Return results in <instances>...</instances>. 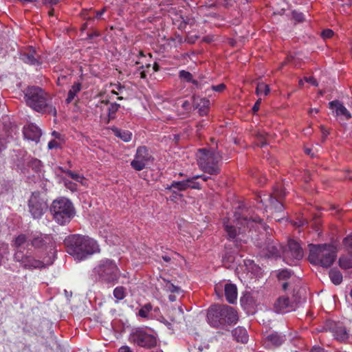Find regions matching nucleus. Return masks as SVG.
Here are the masks:
<instances>
[{"instance_id":"1","label":"nucleus","mask_w":352,"mask_h":352,"mask_svg":"<svg viewBox=\"0 0 352 352\" xmlns=\"http://www.w3.org/2000/svg\"><path fill=\"white\" fill-rule=\"evenodd\" d=\"M64 243L67 252L79 261L100 252L97 241L89 236L72 234L68 236Z\"/></svg>"},{"instance_id":"2","label":"nucleus","mask_w":352,"mask_h":352,"mask_svg":"<svg viewBox=\"0 0 352 352\" xmlns=\"http://www.w3.org/2000/svg\"><path fill=\"white\" fill-rule=\"evenodd\" d=\"M24 99L28 106L40 113L56 116V109L51 104V97L38 87H28L24 91Z\"/></svg>"},{"instance_id":"3","label":"nucleus","mask_w":352,"mask_h":352,"mask_svg":"<svg viewBox=\"0 0 352 352\" xmlns=\"http://www.w3.org/2000/svg\"><path fill=\"white\" fill-rule=\"evenodd\" d=\"M336 258V252L331 245H309V261L311 263L323 267H330Z\"/></svg>"},{"instance_id":"4","label":"nucleus","mask_w":352,"mask_h":352,"mask_svg":"<svg viewBox=\"0 0 352 352\" xmlns=\"http://www.w3.org/2000/svg\"><path fill=\"white\" fill-rule=\"evenodd\" d=\"M94 272L102 283L115 285L120 278V270L116 262L111 259L104 258L94 267Z\"/></svg>"},{"instance_id":"5","label":"nucleus","mask_w":352,"mask_h":352,"mask_svg":"<svg viewBox=\"0 0 352 352\" xmlns=\"http://www.w3.org/2000/svg\"><path fill=\"white\" fill-rule=\"evenodd\" d=\"M50 211L54 220L60 225L70 222L75 215L73 204L65 197L55 199L52 204Z\"/></svg>"},{"instance_id":"6","label":"nucleus","mask_w":352,"mask_h":352,"mask_svg":"<svg viewBox=\"0 0 352 352\" xmlns=\"http://www.w3.org/2000/svg\"><path fill=\"white\" fill-rule=\"evenodd\" d=\"M197 157L198 165L202 170L210 175H217L219 173L218 153L201 148L199 150Z\"/></svg>"},{"instance_id":"7","label":"nucleus","mask_w":352,"mask_h":352,"mask_svg":"<svg viewBox=\"0 0 352 352\" xmlns=\"http://www.w3.org/2000/svg\"><path fill=\"white\" fill-rule=\"evenodd\" d=\"M14 260L19 263L21 267L29 270L45 268L46 265L52 264V262L45 264L43 261L36 259L31 253L27 252L25 254L23 250L15 251Z\"/></svg>"},{"instance_id":"8","label":"nucleus","mask_w":352,"mask_h":352,"mask_svg":"<svg viewBox=\"0 0 352 352\" xmlns=\"http://www.w3.org/2000/svg\"><path fill=\"white\" fill-rule=\"evenodd\" d=\"M286 196V192L281 185L275 186L272 193L267 196V199L259 198L258 202L267 201L268 204L265 206L266 208L274 210L275 212H281L284 210L283 199Z\"/></svg>"},{"instance_id":"9","label":"nucleus","mask_w":352,"mask_h":352,"mask_svg":"<svg viewBox=\"0 0 352 352\" xmlns=\"http://www.w3.org/2000/svg\"><path fill=\"white\" fill-rule=\"evenodd\" d=\"M131 342L138 346L145 349H151L157 345V338L146 332L145 330L138 329L131 333Z\"/></svg>"},{"instance_id":"10","label":"nucleus","mask_w":352,"mask_h":352,"mask_svg":"<svg viewBox=\"0 0 352 352\" xmlns=\"http://www.w3.org/2000/svg\"><path fill=\"white\" fill-rule=\"evenodd\" d=\"M28 210L34 219H40L48 208L47 201L38 192H32L28 200Z\"/></svg>"},{"instance_id":"11","label":"nucleus","mask_w":352,"mask_h":352,"mask_svg":"<svg viewBox=\"0 0 352 352\" xmlns=\"http://www.w3.org/2000/svg\"><path fill=\"white\" fill-rule=\"evenodd\" d=\"M283 252L284 261L289 265H294V263L302 259L304 255L300 245L294 239L288 241L287 246Z\"/></svg>"},{"instance_id":"12","label":"nucleus","mask_w":352,"mask_h":352,"mask_svg":"<svg viewBox=\"0 0 352 352\" xmlns=\"http://www.w3.org/2000/svg\"><path fill=\"white\" fill-rule=\"evenodd\" d=\"M300 303V297L293 295L289 298L287 296H280L274 302V309L276 312L285 314L294 311Z\"/></svg>"},{"instance_id":"13","label":"nucleus","mask_w":352,"mask_h":352,"mask_svg":"<svg viewBox=\"0 0 352 352\" xmlns=\"http://www.w3.org/2000/svg\"><path fill=\"white\" fill-rule=\"evenodd\" d=\"M153 160L151 155L146 146H140L137 148L134 159L131 162V167L140 171L146 167V165Z\"/></svg>"},{"instance_id":"14","label":"nucleus","mask_w":352,"mask_h":352,"mask_svg":"<svg viewBox=\"0 0 352 352\" xmlns=\"http://www.w3.org/2000/svg\"><path fill=\"white\" fill-rule=\"evenodd\" d=\"M236 221L238 222H255L256 223H262L263 219L256 214H250L249 210L239 206V210L234 212Z\"/></svg>"},{"instance_id":"15","label":"nucleus","mask_w":352,"mask_h":352,"mask_svg":"<svg viewBox=\"0 0 352 352\" xmlns=\"http://www.w3.org/2000/svg\"><path fill=\"white\" fill-rule=\"evenodd\" d=\"M32 247L36 249L47 248L48 246H53L52 239L50 236L36 233L31 236L30 239Z\"/></svg>"},{"instance_id":"16","label":"nucleus","mask_w":352,"mask_h":352,"mask_svg":"<svg viewBox=\"0 0 352 352\" xmlns=\"http://www.w3.org/2000/svg\"><path fill=\"white\" fill-rule=\"evenodd\" d=\"M221 320L229 325H234L239 320L237 311L232 307L221 305Z\"/></svg>"},{"instance_id":"17","label":"nucleus","mask_w":352,"mask_h":352,"mask_svg":"<svg viewBox=\"0 0 352 352\" xmlns=\"http://www.w3.org/2000/svg\"><path fill=\"white\" fill-rule=\"evenodd\" d=\"M281 250V245L271 238L267 239L262 249L263 254L267 257H278L280 255Z\"/></svg>"},{"instance_id":"18","label":"nucleus","mask_w":352,"mask_h":352,"mask_svg":"<svg viewBox=\"0 0 352 352\" xmlns=\"http://www.w3.org/2000/svg\"><path fill=\"white\" fill-rule=\"evenodd\" d=\"M20 58L23 63L32 65H39L42 63L40 56L32 47L21 52Z\"/></svg>"},{"instance_id":"19","label":"nucleus","mask_w":352,"mask_h":352,"mask_svg":"<svg viewBox=\"0 0 352 352\" xmlns=\"http://www.w3.org/2000/svg\"><path fill=\"white\" fill-rule=\"evenodd\" d=\"M24 137L30 140L38 142L41 137V130L34 124H29L23 128Z\"/></svg>"},{"instance_id":"20","label":"nucleus","mask_w":352,"mask_h":352,"mask_svg":"<svg viewBox=\"0 0 352 352\" xmlns=\"http://www.w3.org/2000/svg\"><path fill=\"white\" fill-rule=\"evenodd\" d=\"M207 320L212 327H219L220 324V306L214 305L208 309Z\"/></svg>"},{"instance_id":"21","label":"nucleus","mask_w":352,"mask_h":352,"mask_svg":"<svg viewBox=\"0 0 352 352\" xmlns=\"http://www.w3.org/2000/svg\"><path fill=\"white\" fill-rule=\"evenodd\" d=\"M224 296L226 301L231 305H235L237 302L238 289L235 284L229 283L224 285Z\"/></svg>"},{"instance_id":"22","label":"nucleus","mask_w":352,"mask_h":352,"mask_svg":"<svg viewBox=\"0 0 352 352\" xmlns=\"http://www.w3.org/2000/svg\"><path fill=\"white\" fill-rule=\"evenodd\" d=\"M193 99V107L195 109H197L200 116H205L208 113L210 107V100L200 98L199 96H194Z\"/></svg>"},{"instance_id":"23","label":"nucleus","mask_w":352,"mask_h":352,"mask_svg":"<svg viewBox=\"0 0 352 352\" xmlns=\"http://www.w3.org/2000/svg\"><path fill=\"white\" fill-rule=\"evenodd\" d=\"M329 107L331 109H335L337 116H342L346 120L351 118V113L343 105V103L338 100L329 102Z\"/></svg>"},{"instance_id":"24","label":"nucleus","mask_w":352,"mask_h":352,"mask_svg":"<svg viewBox=\"0 0 352 352\" xmlns=\"http://www.w3.org/2000/svg\"><path fill=\"white\" fill-rule=\"evenodd\" d=\"M331 331L335 338L339 341H345L349 338V332L342 323H334Z\"/></svg>"},{"instance_id":"25","label":"nucleus","mask_w":352,"mask_h":352,"mask_svg":"<svg viewBox=\"0 0 352 352\" xmlns=\"http://www.w3.org/2000/svg\"><path fill=\"white\" fill-rule=\"evenodd\" d=\"M234 339L241 343H246L248 341V334L245 329L238 327L232 331Z\"/></svg>"},{"instance_id":"26","label":"nucleus","mask_w":352,"mask_h":352,"mask_svg":"<svg viewBox=\"0 0 352 352\" xmlns=\"http://www.w3.org/2000/svg\"><path fill=\"white\" fill-rule=\"evenodd\" d=\"M283 342V336L277 333H271L266 337V342L268 345L278 346L281 345Z\"/></svg>"},{"instance_id":"27","label":"nucleus","mask_w":352,"mask_h":352,"mask_svg":"<svg viewBox=\"0 0 352 352\" xmlns=\"http://www.w3.org/2000/svg\"><path fill=\"white\" fill-rule=\"evenodd\" d=\"M82 85L80 82H74V84L68 91L67 97L65 100L67 104H69L74 100L77 94L80 91Z\"/></svg>"},{"instance_id":"28","label":"nucleus","mask_w":352,"mask_h":352,"mask_svg":"<svg viewBox=\"0 0 352 352\" xmlns=\"http://www.w3.org/2000/svg\"><path fill=\"white\" fill-rule=\"evenodd\" d=\"M113 133L120 138L124 142H129L131 140L132 133L126 130H121L116 126H113L111 129Z\"/></svg>"},{"instance_id":"29","label":"nucleus","mask_w":352,"mask_h":352,"mask_svg":"<svg viewBox=\"0 0 352 352\" xmlns=\"http://www.w3.org/2000/svg\"><path fill=\"white\" fill-rule=\"evenodd\" d=\"M199 178L201 179L204 182H206L208 180V179L209 177L205 175H197L192 177L188 178L187 180L190 181V182H188L189 188L200 189L201 185L198 182L196 181L197 179H199Z\"/></svg>"},{"instance_id":"30","label":"nucleus","mask_w":352,"mask_h":352,"mask_svg":"<svg viewBox=\"0 0 352 352\" xmlns=\"http://www.w3.org/2000/svg\"><path fill=\"white\" fill-rule=\"evenodd\" d=\"M188 182L190 181L187 180V179L186 180L180 182H173L170 186H168L167 187H166V189L170 190L171 188H174L179 191H184L189 188L188 183Z\"/></svg>"},{"instance_id":"31","label":"nucleus","mask_w":352,"mask_h":352,"mask_svg":"<svg viewBox=\"0 0 352 352\" xmlns=\"http://www.w3.org/2000/svg\"><path fill=\"white\" fill-rule=\"evenodd\" d=\"M179 77L181 80L186 82H190L195 87L199 88V83L197 80H193L192 75L189 72L181 70L179 73Z\"/></svg>"},{"instance_id":"32","label":"nucleus","mask_w":352,"mask_h":352,"mask_svg":"<svg viewBox=\"0 0 352 352\" xmlns=\"http://www.w3.org/2000/svg\"><path fill=\"white\" fill-rule=\"evenodd\" d=\"M329 275L331 280L334 285H338L342 283V274L339 270L336 269H331L329 271Z\"/></svg>"},{"instance_id":"33","label":"nucleus","mask_w":352,"mask_h":352,"mask_svg":"<svg viewBox=\"0 0 352 352\" xmlns=\"http://www.w3.org/2000/svg\"><path fill=\"white\" fill-rule=\"evenodd\" d=\"M170 314L171 320L175 322H180V320L184 318V311L181 307L177 309L173 308L170 311Z\"/></svg>"},{"instance_id":"34","label":"nucleus","mask_w":352,"mask_h":352,"mask_svg":"<svg viewBox=\"0 0 352 352\" xmlns=\"http://www.w3.org/2000/svg\"><path fill=\"white\" fill-rule=\"evenodd\" d=\"M225 231L230 240L236 239L237 236L241 232L240 230H238L235 226L228 224L225 225Z\"/></svg>"},{"instance_id":"35","label":"nucleus","mask_w":352,"mask_h":352,"mask_svg":"<svg viewBox=\"0 0 352 352\" xmlns=\"http://www.w3.org/2000/svg\"><path fill=\"white\" fill-rule=\"evenodd\" d=\"M120 105L116 102L109 103L107 108L108 111V122L116 118V113L120 109Z\"/></svg>"},{"instance_id":"36","label":"nucleus","mask_w":352,"mask_h":352,"mask_svg":"<svg viewBox=\"0 0 352 352\" xmlns=\"http://www.w3.org/2000/svg\"><path fill=\"white\" fill-rule=\"evenodd\" d=\"M28 241V237L25 234H21L17 236L13 241L12 246L16 250H22L21 246L25 243Z\"/></svg>"},{"instance_id":"37","label":"nucleus","mask_w":352,"mask_h":352,"mask_svg":"<svg viewBox=\"0 0 352 352\" xmlns=\"http://www.w3.org/2000/svg\"><path fill=\"white\" fill-rule=\"evenodd\" d=\"M113 296L117 301L123 300L126 296V288L123 286L116 287L113 292Z\"/></svg>"},{"instance_id":"38","label":"nucleus","mask_w":352,"mask_h":352,"mask_svg":"<svg viewBox=\"0 0 352 352\" xmlns=\"http://www.w3.org/2000/svg\"><path fill=\"white\" fill-rule=\"evenodd\" d=\"M63 172L67 174L74 181L84 184L83 182L85 181V177L82 175L74 173L70 170H63Z\"/></svg>"},{"instance_id":"39","label":"nucleus","mask_w":352,"mask_h":352,"mask_svg":"<svg viewBox=\"0 0 352 352\" xmlns=\"http://www.w3.org/2000/svg\"><path fill=\"white\" fill-rule=\"evenodd\" d=\"M153 309V305L151 303H146L143 305L138 311V316L143 318H148V314Z\"/></svg>"},{"instance_id":"40","label":"nucleus","mask_w":352,"mask_h":352,"mask_svg":"<svg viewBox=\"0 0 352 352\" xmlns=\"http://www.w3.org/2000/svg\"><path fill=\"white\" fill-rule=\"evenodd\" d=\"M256 93L258 96H267L270 93V87L263 82L258 83L256 88Z\"/></svg>"},{"instance_id":"41","label":"nucleus","mask_w":352,"mask_h":352,"mask_svg":"<svg viewBox=\"0 0 352 352\" xmlns=\"http://www.w3.org/2000/svg\"><path fill=\"white\" fill-rule=\"evenodd\" d=\"M240 303L242 307L246 309L247 307L252 303V297L250 293L245 294L240 298Z\"/></svg>"},{"instance_id":"42","label":"nucleus","mask_w":352,"mask_h":352,"mask_svg":"<svg viewBox=\"0 0 352 352\" xmlns=\"http://www.w3.org/2000/svg\"><path fill=\"white\" fill-rule=\"evenodd\" d=\"M339 265L343 269H350L352 267V259L346 256H341L339 258Z\"/></svg>"},{"instance_id":"43","label":"nucleus","mask_w":352,"mask_h":352,"mask_svg":"<svg viewBox=\"0 0 352 352\" xmlns=\"http://www.w3.org/2000/svg\"><path fill=\"white\" fill-rule=\"evenodd\" d=\"M28 166L32 168L35 172H38L41 168V162L36 158H31L28 162Z\"/></svg>"},{"instance_id":"44","label":"nucleus","mask_w":352,"mask_h":352,"mask_svg":"<svg viewBox=\"0 0 352 352\" xmlns=\"http://www.w3.org/2000/svg\"><path fill=\"white\" fill-rule=\"evenodd\" d=\"M151 67V64L147 63L145 65H142L140 67L138 70L137 71L136 74H139L140 77L142 79H144L146 78L147 74L149 72Z\"/></svg>"},{"instance_id":"45","label":"nucleus","mask_w":352,"mask_h":352,"mask_svg":"<svg viewBox=\"0 0 352 352\" xmlns=\"http://www.w3.org/2000/svg\"><path fill=\"white\" fill-rule=\"evenodd\" d=\"M177 105L181 106L183 109V113L186 112L188 113L192 109L191 103L186 100H179L177 101Z\"/></svg>"},{"instance_id":"46","label":"nucleus","mask_w":352,"mask_h":352,"mask_svg":"<svg viewBox=\"0 0 352 352\" xmlns=\"http://www.w3.org/2000/svg\"><path fill=\"white\" fill-rule=\"evenodd\" d=\"M292 276V272L289 270H283L278 274V278L280 280H285Z\"/></svg>"},{"instance_id":"47","label":"nucleus","mask_w":352,"mask_h":352,"mask_svg":"<svg viewBox=\"0 0 352 352\" xmlns=\"http://www.w3.org/2000/svg\"><path fill=\"white\" fill-rule=\"evenodd\" d=\"M63 144L64 142H60L58 140H52L48 142L47 148L49 149L60 148Z\"/></svg>"},{"instance_id":"48","label":"nucleus","mask_w":352,"mask_h":352,"mask_svg":"<svg viewBox=\"0 0 352 352\" xmlns=\"http://www.w3.org/2000/svg\"><path fill=\"white\" fill-rule=\"evenodd\" d=\"M287 64H292L294 67H297V65L295 63V58L292 55H288L286 57L285 60L281 63L280 69Z\"/></svg>"},{"instance_id":"49","label":"nucleus","mask_w":352,"mask_h":352,"mask_svg":"<svg viewBox=\"0 0 352 352\" xmlns=\"http://www.w3.org/2000/svg\"><path fill=\"white\" fill-rule=\"evenodd\" d=\"M343 243L348 251L352 254V235L346 236Z\"/></svg>"},{"instance_id":"50","label":"nucleus","mask_w":352,"mask_h":352,"mask_svg":"<svg viewBox=\"0 0 352 352\" xmlns=\"http://www.w3.org/2000/svg\"><path fill=\"white\" fill-rule=\"evenodd\" d=\"M165 288L168 292H170L172 293L178 292L179 291V288L178 287L174 285L169 281H168L166 283V284L165 285Z\"/></svg>"},{"instance_id":"51","label":"nucleus","mask_w":352,"mask_h":352,"mask_svg":"<svg viewBox=\"0 0 352 352\" xmlns=\"http://www.w3.org/2000/svg\"><path fill=\"white\" fill-rule=\"evenodd\" d=\"M64 182L67 188L71 190L72 192L77 190V186L75 183H73L69 180H65Z\"/></svg>"},{"instance_id":"52","label":"nucleus","mask_w":352,"mask_h":352,"mask_svg":"<svg viewBox=\"0 0 352 352\" xmlns=\"http://www.w3.org/2000/svg\"><path fill=\"white\" fill-rule=\"evenodd\" d=\"M68 81V76L67 75H61L58 76L57 79V85L58 86H63Z\"/></svg>"},{"instance_id":"53","label":"nucleus","mask_w":352,"mask_h":352,"mask_svg":"<svg viewBox=\"0 0 352 352\" xmlns=\"http://www.w3.org/2000/svg\"><path fill=\"white\" fill-rule=\"evenodd\" d=\"M52 136L54 138L53 140H58L60 142H65L64 135H62L61 133L56 131H54L52 133Z\"/></svg>"},{"instance_id":"54","label":"nucleus","mask_w":352,"mask_h":352,"mask_svg":"<svg viewBox=\"0 0 352 352\" xmlns=\"http://www.w3.org/2000/svg\"><path fill=\"white\" fill-rule=\"evenodd\" d=\"M333 36V32L330 29H327L322 32V36L324 38H330Z\"/></svg>"},{"instance_id":"55","label":"nucleus","mask_w":352,"mask_h":352,"mask_svg":"<svg viewBox=\"0 0 352 352\" xmlns=\"http://www.w3.org/2000/svg\"><path fill=\"white\" fill-rule=\"evenodd\" d=\"M320 131L322 133V140L324 141L327 137L329 135V131L324 126H320Z\"/></svg>"},{"instance_id":"56","label":"nucleus","mask_w":352,"mask_h":352,"mask_svg":"<svg viewBox=\"0 0 352 352\" xmlns=\"http://www.w3.org/2000/svg\"><path fill=\"white\" fill-rule=\"evenodd\" d=\"M294 17L296 21L299 22L303 21L305 20V17L302 13H294Z\"/></svg>"},{"instance_id":"57","label":"nucleus","mask_w":352,"mask_h":352,"mask_svg":"<svg viewBox=\"0 0 352 352\" xmlns=\"http://www.w3.org/2000/svg\"><path fill=\"white\" fill-rule=\"evenodd\" d=\"M305 80L307 82H309L315 86H317L318 85V83H317V81L316 80L312 77V76H309V77H305Z\"/></svg>"},{"instance_id":"58","label":"nucleus","mask_w":352,"mask_h":352,"mask_svg":"<svg viewBox=\"0 0 352 352\" xmlns=\"http://www.w3.org/2000/svg\"><path fill=\"white\" fill-rule=\"evenodd\" d=\"M261 102V99H258L254 104L253 107H252V111L254 113H256L258 111L259 109V107H260V104Z\"/></svg>"},{"instance_id":"59","label":"nucleus","mask_w":352,"mask_h":352,"mask_svg":"<svg viewBox=\"0 0 352 352\" xmlns=\"http://www.w3.org/2000/svg\"><path fill=\"white\" fill-rule=\"evenodd\" d=\"M104 106H109V101L107 100H100L96 104L97 107L102 109Z\"/></svg>"},{"instance_id":"60","label":"nucleus","mask_w":352,"mask_h":352,"mask_svg":"<svg viewBox=\"0 0 352 352\" xmlns=\"http://www.w3.org/2000/svg\"><path fill=\"white\" fill-rule=\"evenodd\" d=\"M118 352H133L128 346H122L118 349Z\"/></svg>"},{"instance_id":"61","label":"nucleus","mask_w":352,"mask_h":352,"mask_svg":"<svg viewBox=\"0 0 352 352\" xmlns=\"http://www.w3.org/2000/svg\"><path fill=\"white\" fill-rule=\"evenodd\" d=\"M167 12L168 13V15L169 16H173V14H175L177 15V9L175 7H170L168 10H167Z\"/></svg>"},{"instance_id":"62","label":"nucleus","mask_w":352,"mask_h":352,"mask_svg":"<svg viewBox=\"0 0 352 352\" xmlns=\"http://www.w3.org/2000/svg\"><path fill=\"white\" fill-rule=\"evenodd\" d=\"M106 11V9L105 8H103L102 10L100 11H94V17H96V19H99L103 14L104 12Z\"/></svg>"},{"instance_id":"63","label":"nucleus","mask_w":352,"mask_h":352,"mask_svg":"<svg viewBox=\"0 0 352 352\" xmlns=\"http://www.w3.org/2000/svg\"><path fill=\"white\" fill-rule=\"evenodd\" d=\"M342 2V6H347L349 7L352 6V0H337Z\"/></svg>"},{"instance_id":"64","label":"nucleus","mask_w":352,"mask_h":352,"mask_svg":"<svg viewBox=\"0 0 352 352\" xmlns=\"http://www.w3.org/2000/svg\"><path fill=\"white\" fill-rule=\"evenodd\" d=\"M311 352H327V351L326 350H324V349H322L320 347H314L311 350Z\"/></svg>"}]
</instances>
